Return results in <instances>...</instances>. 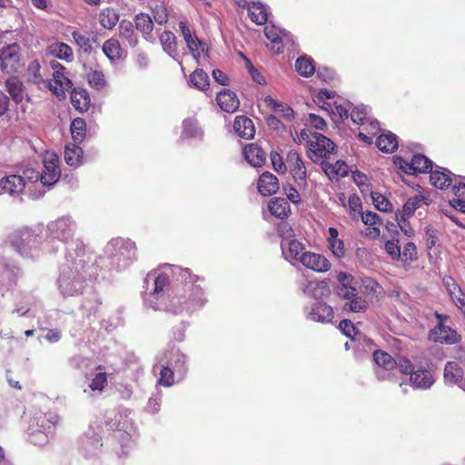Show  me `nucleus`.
<instances>
[{"label":"nucleus","mask_w":465,"mask_h":465,"mask_svg":"<svg viewBox=\"0 0 465 465\" xmlns=\"http://www.w3.org/2000/svg\"><path fill=\"white\" fill-rule=\"evenodd\" d=\"M446 172L440 171H430V183L437 188L445 189L448 188L451 184V173L448 170Z\"/></svg>","instance_id":"c85d7f7f"},{"label":"nucleus","mask_w":465,"mask_h":465,"mask_svg":"<svg viewBox=\"0 0 465 465\" xmlns=\"http://www.w3.org/2000/svg\"><path fill=\"white\" fill-rule=\"evenodd\" d=\"M20 46L17 44L8 45L0 50V67L3 73L13 75L22 67Z\"/></svg>","instance_id":"20e7f679"},{"label":"nucleus","mask_w":465,"mask_h":465,"mask_svg":"<svg viewBox=\"0 0 465 465\" xmlns=\"http://www.w3.org/2000/svg\"><path fill=\"white\" fill-rule=\"evenodd\" d=\"M330 248L333 255L337 258H341L345 254L344 243L341 239L330 242Z\"/></svg>","instance_id":"bf43d9fd"},{"label":"nucleus","mask_w":465,"mask_h":465,"mask_svg":"<svg viewBox=\"0 0 465 465\" xmlns=\"http://www.w3.org/2000/svg\"><path fill=\"white\" fill-rule=\"evenodd\" d=\"M72 35L75 43L84 49V52H90L92 50L89 37L77 31L73 32Z\"/></svg>","instance_id":"8fccbe9b"},{"label":"nucleus","mask_w":465,"mask_h":465,"mask_svg":"<svg viewBox=\"0 0 465 465\" xmlns=\"http://www.w3.org/2000/svg\"><path fill=\"white\" fill-rule=\"evenodd\" d=\"M281 247L286 260L301 262V254L305 252L303 245L297 240H283Z\"/></svg>","instance_id":"6ab92c4d"},{"label":"nucleus","mask_w":465,"mask_h":465,"mask_svg":"<svg viewBox=\"0 0 465 465\" xmlns=\"http://www.w3.org/2000/svg\"><path fill=\"white\" fill-rule=\"evenodd\" d=\"M312 137L313 140H309V157L312 161L316 162V159L312 154L318 158H328L334 152L335 144L328 137L319 133H314Z\"/></svg>","instance_id":"423d86ee"},{"label":"nucleus","mask_w":465,"mask_h":465,"mask_svg":"<svg viewBox=\"0 0 465 465\" xmlns=\"http://www.w3.org/2000/svg\"><path fill=\"white\" fill-rule=\"evenodd\" d=\"M20 177L24 180V184L26 183L41 181V173L33 168H26L23 171V174Z\"/></svg>","instance_id":"13d9d810"},{"label":"nucleus","mask_w":465,"mask_h":465,"mask_svg":"<svg viewBox=\"0 0 465 465\" xmlns=\"http://www.w3.org/2000/svg\"><path fill=\"white\" fill-rule=\"evenodd\" d=\"M88 82L91 86L97 90H101L105 85L104 75L100 71H93L88 74Z\"/></svg>","instance_id":"a18cd8bd"},{"label":"nucleus","mask_w":465,"mask_h":465,"mask_svg":"<svg viewBox=\"0 0 465 465\" xmlns=\"http://www.w3.org/2000/svg\"><path fill=\"white\" fill-rule=\"evenodd\" d=\"M339 327L342 331V332L348 337H351L353 333H356L355 327L350 320L341 321Z\"/></svg>","instance_id":"338daca9"},{"label":"nucleus","mask_w":465,"mask_h":465,"mask_svg":"<svg viewBox=\"0 0 465 465\" xmlns=\"http://www.w3.org/2000/svg\"><path fill=\"white\" fill-rule=\"evenodd\" d=\"M337 281L339 282L337 286H351L353 277L347 272H340L337 274Z\"/></svg>","instance_id":"774afa93"},{"label":"nucleus","mask_w":465,"mask_h":465,"mask_svg":"<svg viewBox=\"0 0 465 465\" xmlns=\"http://www.w3.org/2000/svg\"><path fill=\"white\" fill-rule=\"evenodd\" d=\"M191 84L201 91H205L209 84L210 80L208 74L203 69H195L190 75Z\"/></svg>","instance_id":"c756f323"},{"label":"nucleus","mask_w":465,"mask_h":465,"mask_svg":"<svg viewBox=\"0 0 465 465\" xmlns=\"http://www.w3.org/2000/svg\"><path fill=\"white\" fill-rule=\"evenodd\" d=\"M104 54L112 61L120 58L121 47L120 44L115 39L106 40L103 45Z\"/></svg>","instance_id":"4c0bfd02"},{"label":"nucleus","mask_w":465,"mask_h":465,"mask_svg":"<svg viewBox=\"0 0 465 465\" xmlns=\"http://www.w3.org/2000/svg\"><path fill=\"white\" fill-rule=\"evenodd\" d=\"M11 245L25 257L35 258L40 253V237L28 228L16 230L9 235Z\"/></svg>","instance_id":"f257e3e1"},{"label":"nucleus","mask_w":465,"mask_h":465,"mask_svg":"<svg viewBox=\"0 0 465 465\" xmlns=\"http://www.w3.org/2000/svg\"><path fill=\"white\" fill-rule=\"evenodd\" d=\"M335 292L343 300H351L358 294L356 288L353 286H336Z\"/></svg>","instance_id":"603ef678"},{"label":"nucleus","mask_w":465,"mask_h":465,"mask_svg":"<svg viewBox=\"0 0 465 465\" xmlns=\"http://www.w3.org/2000/svg\"><path fill=\"white\" fill-rule=\"evenodd\" d=\"M373 360L377 365L388 371L396 367V360H394L389 353L383 351H375L373 352Z\"/></svg>","instance_id":"72a5a7b5"},{"label":"nucleus","mask_w":465,"mask_h":465,"mask_svg":"<svg viewBox=\"0 0 465 465\" xmlns=\"http://www.w3.org/2000/svg\"><path fill=\"white\" fill-rule=\"evenodd\" d=\"M334 312L332 308L323 302H317L312 304L308 318L322 323H328L332 321Z\"/></svg>","instance_id":"f8f14e48"},{"label":"nucleus","mask_w":465,"mask_h":465,"mask_svg":"<svg viewBox=\"0 0 465 465\" xmlns=\"http://www.w3.org/2000/svg\"><path fill=\"white\" fill-rule=\"evenodd\" d=\"M154 289L152 292V296L156 299L163 297L164 288L169 284V279L165 274H159L157 277L153 279Z\"/></svg>","instance_id":"c03bdc74"},{"label":"nucleus","mask_w":465,"mask_h":465,"mask_svg":"<svg viewBox=\"0 0 465 465\" xmlns=\"http://www.w3.org/2000/svg\"><path fill=\"white\" fill-rule=\"evenodd\" d=\"M134 34L133 23L126 19L122 20L119 24V35L127 40H132Z\"/></svg>","instance_id":"09e8293b"},{"label":"nucleus","mask_w":465,"mask_h":465,"mask_svg":"<svg viewBox=\"0 0 465 465\" xmlns=\"http://www.w3.org/2000/svg\"><path fill=\"white\" fill-rule=\"evenodd\" d=\"M463 371L456 361H448L444 368V380L449 383H458L461 381Z\"/></svg>","instance_id":"393cba45"},{"label":"nucleus","mask_w":465,"mask_h":465,"mask_svg":"<svg viewBox=\"0 0 465 465\" xmlns=\"http://www.w3.org/2000/svg\"><path fill=\"white\" fill-rule=\"evenodd\" d=\"M160 41L163 51L174 58V54L177 51V41L174 34L171 31H164L160 35Z\"/></svg>","instance_id":"cd10ccee"},{"label":"nucleus","mask_w":465,"mask_h":465,"mask_svg":"<svg viewBox=\"0 0 465 465\" xmlns=\"http://www.w3.org/2000/svg\"><path fill=\"white\" fill-rule=\"evenodd\" d=\"M233 128L238 135L243 139H252L254 137V124L247 116H236L233 122Z\"/></svg>","instance_id":"f3484780"},{"label":"nucleus","mask_w":465,"mask_h":465,"mask_svg":"<svg viewBox=\"0 0 465 465\" xmlns=\"http://www.w3.org/2000/svg\"><path fill=\"white\" fill-rule=\"evenodd\" d=\"M286 164L289 166L290 173L298 185H306L307 170L297 151L291 150L287 153Z\"/></svg>","instance_id":"0eeeda50"},{"label":"nucleus","mask_w":465,"mask_h":465,"mask_svg":"<svg viewBox=\"0 0 465 465\" xmlns=\"http://www.w3.org/2000/svg\"><path fill=\"white\" fill-rule=\"evenodd\" d=\"M1 188L9 193H19L24 191L25 185L19 174H13L4 177L0 181Z\"/></svg>","instance_id":"4be33fe9"},{"label":"nucleus","mask_w":465,"mask_h":465,"mask_svg":"<svg viewBox=\"0 0 465 465\" xmlns=\"http://www.w3.org/2000/svg\"><path fill=\"white\" fill-rule=\"evenodd\" d=\"M268 209L273 216L283 219L290 212V205L285 199L276 197L269 202Z\"/></svg>","instance_id":"5701e85b"},{"label":"nucleus","mask_w":465,"mask_h":465,"mask_svg":"<svg viewBox=\"0 0 465 465\" xmlns=\"http://www.w3.org/2000/svg\"><path fill=\"white\" fill-rule=\"evenodd\" d=\"M361 221L366 225H374L380 223V216L373 212L361 213Z\"/></svg>","instance_id":"e2e57ef3"},{"label":"nucleus","mask_w":465,"mask_h":465,"mask_svg":"<svg viewBox=\"0 0 465 465\" xmlns=\"http://www.w3.org/2000/svg\"><path fill=\"white\" fill-rule=\"evenodd\" d=\"M258 191L263 196H269L276 193L279 190L278 178L269 172L260 175L257 183Z\"/></svg>","instance_id":"ddd939ff"},{"label":"nucleus","mask_w":465,"mask_h":465,"mask_svg":"<svg viewBox=\"0 0 465 465\" xmlns=\"http://www.w3.org/2000/svg\"><path fill=\"white\" fill-rule=\"evenodd\" d=\"M58 163L59 158L55 153H46L45 156V171L41 173V183L44 185H53L59 180L61 171Z\"/></svg>","instance_id":"6e6552de"},{"label":"nucleus","mask_w":465,"mask_h":465,"mask_svg":"<svg viewBox=\"0 0 465 465\" xmlns=\"http://www.w3.org/2000/svg\"><path fill=\"white\" fill-rule=\"evenodd\" d=\"M5 87L14 102L18 104L23 101L25 86L18 77L14 75L9 76L5 81Z\"/></svg>","instance_id":"aec40b11"},{"label":"nucleus","mask_w":465,"mask_h":465,"mask_svg":"<svg viewBox=\"0 0 465 465\" xmlns=\"http://www.w3.org/2000/svg\"><path fill=\"white\" fill-rule=\"evenodd\" d=\"M270 157L273 169L278 173H285L287 166L282 161V157L277 152H272Z\"/></svg>","instance_id":"3c124183"},{"label":"nucleus","mask_w":465,"mask_h":465,"mask_svg":"<svg viewBox=\"0 0 465 465\" xmlns=\"http://www.w3.org/2000/svg\"><path fill=\"white\" fill-rule=\"evenodd\" d=\"M119 21V15L111 8L104 9L99 14V22L104 28L113 29Z\"/></svg>","instance_id":"2f4dec72"},{"label":"nucleus","mask_w":465,"mask_h":465,"mask_svg":"<svg viewBox=\"0 0 465 465\" xmlns=\"http://www.w3.org/2000/svg\"><path fill=\"white\" fill-rule=\"evenodd\" d=\"M265 102L274 109L275 113L287 120L291 121L294 118V112L291 107L277 103L270 96L266 97Z\"/></svg>","instance_id":"58836bf2"},{"label":"nucleus","mask_w":465,"mask_h":465,"mask_svg":"<svg viewBox=\"0 0 465 465\" xmlns=\"http://www.w3.org/2000/svg\"><path fill=\"white\" fill-rule=\"evenodd\" d=\"M301 262L306 267L315 272H327L330 269L329 261L322 255L305 252L301 254Z\"/></svg>","instance_id":"9b49d317"},{"label":"nucleus","mask_w":465,"mask_h":465,"mask_svg":"<svg viewBox=\"0 0 465 465\" xmlns=\"http://www.w3.org/2000/svg\"><path fill=\"white\" fill-rule=\"evenodd\" d=\"M106 252L111 255L113 262L118 268L124 267L127 262L135 254V244L133 242L121 238L113 239L106 247Z\"/></svg>","instance_id":"f03ea898"},{"label":"nucleus","mask_w":465,"mask_h":465,"mask_svg":"<svg viewBox=\"0 0 465 465\" xmlns=\"http://www.w3.org/2000/svg\"><path fill=\"white\" fill-rule=\"evenodd\" d=\"M416 246L413 242H410L404 245L403 251L401 252V257L400 259H401L402 261H413L416 259Z\"/></svg>","instance_id":"6e6d98bb"},{"label":"nucleus","mask_w":465,"mask_h":465,"mask_svg":"<svg viewBox=\"0 0 465 465\" xmlns=\"http://www.w3.org/2000/svg\"><path fill=\"white\" fill-rule=\"evenodd\" d=\"M410 381L413 388L426 390L431 387L435 379L431 371L419 369L411 373Z\"/></svg>","instance_id":"2eb2a0df"},{"label":"nucleus","mask_w":465,"mask_h":465,"mask_svg":"<svg viewBox=\"0 0 465 465\" xmlns=\"http://www.w3.org/2000/svg\"><path fill=\"white\" fill-rule=\"evenodd\" d=\"M377 147L385 153H392L398 148L397 136L389 133L381 134L376 141Z\"/></svg>","instance_id":"a878e982"},{"label":"nucleus","mask_w":465,"mask_h":465,"mask_svg":"<svg viewBox=\"0 0 465 465\" xmlns=\"http://www.w3.org/2000/svg\"><path fill=\"white\" fill-rule=\"evenodd\" d=\"M83 156V150L80 146L73 144L72 146L66 145L64 149V160L67 164L71 166H78L81 164Z\"/></svg>","instance_id":"bb28decb"},{"label":"nucleus","mask_w":465,"mask_h":465,"mask_svg":"<svg viewBox=\"0 0 465 465\" xmlns=\"http://www.w3.org/2000/svg\"><path fill=\"white\" fill-rule=\"evenodd\" d=\"M41 65L37 60L32 61L27 68L28 80L35 84H44L47 86L48 83L45 81L43 75L40 73Z\"/></svg>","instance_id":"f704fd0d"},{"label":"nucleus","mask_w":465,"mask_h":465,"mask_svg":"<svg viewBox=\"0 0 465 465\" xmlns=\"http://www.w3.org/2000/svg\"><path fill=\"white\" fill-rule=\"evenodd\" d=\"M179 27L190 52L194 56L199 55V45L203 46L202 51H203V44L201 41H199L198 38L194 39L193 37L189 27L186 25L184 22L181 21L179 23Z\"/></svg>","instance_id":"b1692460"},{"label":"nucleus","mask_w":465,"mask_h":465,"mask_svg":"<svg viewBox=\"0 0 465 465\" xmlns=\"http://www.w3.org/2000/svg\"><path fill=\"white\" fill-rule=\"evenodd\" d=\"M51 67L54 69L53 82H48L47 87L59 98L65 97V91L73 88L72 81L64 74L65 68L56 61H52Z\"/></svg>","instance_id":"39448f33"},{"label":"nucleus","mask_w":465,"mask_h":465,"mask_svg":"<svg viewBox=\"0 0 465 465\" xmlns=\"http://www.w3.org/2000/svg\"><path fill=\"white\" fill-rule=\"evenodd\" d=\"M385 250L389 255H391L393 259H400L401 257V247L399 245V241H387L385 243Z\"/></svg>","instance_id":"4d7b16f0"},{"label":"nucleus","mask_w":465,"mask_h":465,"mask_svg":"<svg viewBox=\"0 0 465 465\" xmlns=\"http://www.w3.org/2000/svg\"><path fill=\"white\" fill-rule=\"evenodd\" d=\"M443 284H444L448 293L451 297L452 301H455L456 292H459V293L461 292V289L460 288V286L456 283V282L451 277L443 278Z\"/></svg>","instance_id":"5fc2aeb1"},{"label":"nucleus","mask_w":465,"mask_h":465,"mask_svg":"<svg viewBox=\"0 0 465 465\" xmlns=\"http://www.w3.org/2000/svg\"><path fill=\"white\" fill-rule=\"evenodd\" d=\"M216 101L221 109L226 113L235 112L240 104L237 95L230 89L222 90L217 94Z\"/></svg>","instance_id":"4468645a"},{"label":"nucleus","mask_w":465,"mask_h":465,"mask_svg":"<svg viewBox=\"0 0 465 465\" xmlns=\"http://www.w3.org/2000/svg\"><path fill=\"white\" fill-rule=\"evenodd\" d=\"M249 12L252 21L257 25H263L267 22V12L262 5H253Z\"/></svg>","instance_id":"79ce46f5"},{"label":"nucleus","mask_w":465,"mask_h":465,"mask_svg":"<svg viewBox=\"0 0 465 465\" xmlns=\"http://www.w3.org/2000/svg\"><path fill=\"white\" fill-rule=\"evenodd\" d=\"M86 124L84 119L75 118L71 124V133L73 140L80 143L85 136Z\"/></svg>","instance_id":"c9c22d12"},{"label":"nucleus","mask_w":465,"mask_h":465,"mask_svg":"<svg viewBox=\"0 0 465 465\" xmlns=\"http://www.w3.org/2000/svg\"><path fill=\"white\" fill-rule=\"evenodd\" d=\"M73 223L69 218L62 217L48 224V231L51 237L66 242L72 237Z\"/></svg>","instance_id":"9d476101"},{"label":"nucleus","mask_w":465,"mask_h":465,"mask_svg":"<svg viewBox=\"0 0 465 465\" xmlns=\"http://www.w3.org/2000/svg\"><path fill=\"white\" fill-rule=\"evenodd\" d=\"M295 69L303 77H309L315 72L313 60L309 57L301 56L295 62Z\"/></svg>","instance_id":"7c9ffc66"},{"label":"nucleus","mask_w":465,"mask_h":465,"mask_svg":"<svg viewBox=\"0 0 465 465\" xmlns=\"http://www.w3.org/2000/svg\"><path fill=\"white\" fill-rule=\"evenodd\" d=\"M424 197L421 195H416L412 198H410L403 205L404 216H411L415 210L421 206L422 203H424Z\"/></svg>","instance_id":"37998d69"},{"label":"nucleus","mask_w":465,"mask_h":465,"mask_svg":"<svg viewBox=\"0 0 465 465\" xmlns=\"http://www.w3.org/2000/svg\"><path fill=\"white\" fill-rule=\"evenodd\" d=\"M53 52L56 57L64 60L68 59L73 54L72 48L68 45L64 43L57 45Z\"/></svg>","instance_id":"864d4df0"},{"label":"nucleus","mask_w":465,"mask_h":465,"mask_svg":"<svg viewBox=\"0 0 465 465\" xmlns=\"http://www.w3.org/2000/svg\"><path fill=\"white\" fill-rule=\"evenodd\" d=\"M371 197L372 199V203L376 209L381 212H391L392 211V204L382 194L371 192Z\"/></svg>","instance_id":"a19ab883"},{"label":"nucleus","mask_w":465,"mask_h":465,"mask_svg":"<svg viewBox=\"0 0 465 465\" xmlns=\"http://www.w3.org/2000/svg\"><path fill=\"white\" fill-rule=\"evenodd\" d=\"M407 174H416L418 173L430 172L432 162L423 154H416L412 157L410 163H405Z\"/></svg>","instance_id":"dca6fc26"},{"label":"nucleus","mask_w":465,"mask_h":465,"mask_svg":"<svg viewBox=\"0 0 465 465\" xmlns=\"http://www.w3.org/2000/svg\"><path fill=\"white\" fill-rule=\"evenodd\" d=\"M107 385V374L106 372H98L94 378H93L89 387L92 391H102Z\"/></svg>","instance_id":"de8ad7c7"},{"label":"nucleus","mask_w":465,"mask_h":465,"mask_svg":"<svg viewBox=\"0 0 465 465\" xmlns=\"http://www.w3.org/2000/svg\"><path fill=\"white\" fill-rule=\"evenodd\" d=\"M59 288L64 296H74L82 292L84 288V277L73 269L63 271L59 280Z\"/></svg>","instance_id":"7ed1b4c3"},{"label":"nucleus","mask_w":465,"mask_h":465,"mask_svg":"<svg viewBox=\"0 0 465 465\" xmlns=\"http://www.w3.org/2000/svg\"><path fill=\"white\" fill-rule=\"evenodd\" d=\"M173 382V371L169 366H160L159 383L163 386H171Z\"/></svg>","instance_id":"49530a36"},{"label":"nucleus","mask_w":465,"mask_h":465,"mask_svg":"<svg viewBox=\"0 0 465 465\" xmlns=\"http://www.w3.org/2000/svg\"><path fill=\"white\" fill-rule=\"evenodd\" d=\"M243 153L248 163L254 167H261L265 163L266 153L255 143L246 145Z\"/></svg>","instance_id":"a211bd4d"},{"label":"nucleus","mask_w":465,"mask_h":465,"mask_svg":"<svg viewBox=\"0 0 465 465\" xmlns=\"http://www.w3.org/2000/svg\"><path fill=\"white\" fill-rule=\"evenodd\" d=\"M428 339L434 342L454 344L460 341V335L450 327L442 324V322H438L429 331Z\"/></svg>","instance_id":"1a4fd4ad"},{"label":"nucleus","mask_w":465,"mask_h":465,"mask_svg":"<svg viewBox=\"0 0 465 465\" xmlns=\"http://www.w3.org/2000/svg\"><path fill=\"white\" fill-rule=\"evenodd\" d=\"M71 102L79 112H86L89 109L91 100L85 89L74 88L71 93Z\"/></svg>","instance_id":"412c9836"},{"label":"nucleus","mask_w":465,"mask_h":465,"mask_svg":"<svg viewBox=\"0 0 465 465\" xmlns=\"http://www.w3.org/2000/svg\"><path fill=\"white\" fill-rule=\"evenodd\" d=\"M366 108L364 106H359L352 110L351 118L355 124H361L366 117Z\"/></svg>","instance_id":"680f3d73"},{"label":"nucleus","mask_w":465,"mask_h":465,"mask_svg":"<svg viewBox=\"0 0 465 465\" xmlns=\"http://www.w3.org/2000/svg\"><path fill=\"white\" fill-rule=\"evenodd\" d=\"M396 367L404 374L411 375V373L414 371L411 361L405 357L399 358V360L396 361Z\"/></svg>","instance_id":"052dcab7"},{"label":"nucleus","mask_w":465,"mask_h":465,"mask_svg":"<svg viewBox=\"0 0 465 465\" xmlns=\"http://www.w3.org/2000/svg\"><path fill=\"white\" fill-rule=\"evenodd\" d=\"M135 27L138 31L142 32L144 35H150L153 29V23L152 18L143 13H140L136 15L135 18Z\"/></svg>","instance_id":"e433bc0d"},{"label":"nucleus","mask_w":465,"mask_h":465,"mask_svg":"<svg viewBox=\"0 0 465 465\" xmlns=\"http://www.w3.org/2000/svg\"><path fill=\"white\" fill-rule=\"evenodd\" d=\"M247 67L249 70V73L252 78V80L260 84H264L265 80L264 77L260 74V72L254 68V66L252 64L251 61L249 59H246Z\"/></svg>","instance_id":"69168bd1"},{"label":"nucleus","mask_w":465,"mask_h":465,"mask_svg":"<svg viewBox=\"0 0 465 465\" xmlns=\"http://www.w3.org/2000/svg\"><path fill=\"white\" fill-rule=\"evenodd\" d=\"M329 285L328 282L322 281L316 283L310 282L303 289V292L314 298H321L325 295V293H329Z\"/></svg>","instance_id":"473e14b6"},{"label":"nucleus","mask_w":465,"mask_h":465,"mask_svg":"<svg viewBox=\"0 0 465 465\" xmlns=\"http://www.w3.org/2000/svg\"><path fill=\"white\" fill-rule=\"evenodd\" d=\"M367 308L368 302L362 297H358L357 295L354 298L348 300V302L343 305L344 311L351 312H364Z\"/></svg>","instance_id":"ea45409f"},{"label":"nucleus","mask_w":465,"mask_h":465,"mask_svg":"<svg viewBox=\"0 0 465 465\" xmlns=\"http://www.w3.org/2000/svg\"><path fill=\"white\" fill-rule=\"evenodd\" d=\"M308 122L314 128L319 129V130H324L325 127L327 126L325 120L322 117L316 115L314 114H310L308 115Z\"/></svg>","instance_id":"0e129e2a"}]
</instances>
